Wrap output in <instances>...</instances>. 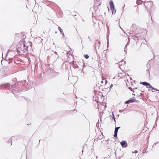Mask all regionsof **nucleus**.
Masks as SVG:
<instances>
[{"label": "nucleus", "mask_w": 159, "mask_h": 159, "mask_svg": "<svg viewBox=\"0 0 159 159\" xmlns=\"http://www.w3.org/2000/svg\"><path fill=\"white\" fill-rule=\"evenodd\" d=\"M28 47L26 46L25 43L23 41H20L16 47L17 52L19 53H26L27 52V49Z\"/></svg>", "instance_id": "obj_1"}, {"label": "nucleus", "mask_w": 159, "mask_h": 159, "mask_svg": "<svg viewBox=\"0 0 159 159\" xmlns=\"http://www.w3.org/2000/svg\"><path fill=\"white\" fill-rule=\"evenodd\" d=\"M110 7V9L112 11V15L114 14L116 11V10L115 9V6L113 3V1L111 0L109 2Z\"/></svg>", "instance_id": "obj_2"}, {"label": "nucleus", "mask_w": 159, "mask_h": 159, "mask_svg": "<svg viewBox=\"0 0 159 159\" xmlns=\"http://www.w3.org/2000/svg\"><path fill=\"white\" fill-rule=\"evenodd\" d=\"M78 77L76 76H70L68 77V80L71 81L73 83H76L78 80Z\"/></svg>", "instance_id": "obj_3"}, {"label": "nucleus", "mask_w": 159, "mask_h": 159, "mask_svg": "<svg viewBox=\"0 0 159 159\" xmlns=\"http://www.w3.org/2000/svg\"><path fill=\"white\" fill-rule=\"evenodd\" d=\"M144 5L145 7L147 8V7H151L153 5V2L152 1H150L148 2H146L144 3Z\"/></svg>", "instance_id": "obj_4"}, {"label": "nucleus", "mask_w": 159, "mask_h": 159, "mask_svg": "<svg viewBox=\"0 0 159 159\" xmlns=\"http://www.w3.org/2000/svg\"><path fill=\"white\" fill-rule=\"evenodd\" d=\"M121 145L122 148H126L127 147L128 144L125 141H122L120 143Z\"/></svg>", "instance_id": "obj_5"}, {"label": "nucleus", "mask_w": 159, "mask_h": 159, "mask_svg": "<svg viewBox=\"0 0 159 159\" xmlns=\"http://www.w3.org/2000/svg\"><path fill=\"white\" fill-rule=\"evenodd\" d=\"M125 64V60H120V61L119 62V63L117 64L119 65V67L120 68V66L124 65Z\"/></svg>", "instance_id": "obj_6"}, {"label": "nucleus", "mask_w": 159, "mask_h": 159, "mask_svg": "<svg viewBox=\"0 0 159 159\" xmlns=\"http://www.w3.org/2000/svg\"><path fill=\"white\" fill-rule=\"evenodd\" d=\"M106 27H107V47H108L109 45H108V44H109V39H108V36H109V33H108V31L109 30V27H108V24H107L106 25Z\"/></svg>", "instance_id": "obj_7"}, {"label": "nucleus", "mask_w": 159, "mask_h": 159, "mask_svg": "<svg viewBox=\"0 0 159 159\" xmlns=\"http://www.w3.org/2000/svg\"><path fill=\"white\" fill-rule=\"evenodd\" d=\"M58 29L59 30V31H60V33L63 36V37H65L64 34L63 33V31L62 29L61 28V27L59 26L58 27Z\"/></svg>", "instance_id": "obj_8"}, {"label": "nucleus", "mask_w": 159, "mask_h": 159, "mask_svg": "<svg viewBox=\"0 0 159 159\" xmlns=\"http://www.w3.org/2000/svg\"><path fill=\"white\" fill-rule=\"evenodd\" d=\"M94 1L95 5L99 4V5L98 6H99L101 5V3H100V0H94Z\"/></svg>", "instance_id": "obj_9"}, {"label": "nucleus", "mask_w": 159, "mask_h": 159, "mask_svg": "<svg viewBox=\"0 0 159 159\" xmlns=\"http://www.w3.org/2000/svg\"><path fill=\"white\" fill-rule=\"evenodd\" d=\"M102 80L101 81V83L102 84H103V83H104V84H106L107 83V81L106 80H105L104 79H103L102 78Z\"/></svg>", "instance_id": "obj_10"}, {"label": "nucleus", "mask_w": 159, "mask_h": 159, "mask_svg": "<svg viewBox=\"0 0 159 159\" xmlns=\"http://www.w3.org/2000/svg\"><path fill=\"white\" fill-rule=\"evenodd\" d=\"M118 131V130L115 128L114 134V137H117Z\"/></svg>", "instance_id": "obj_11"}, {"label": "nucleus", "mask_w": 159, "mask_h": 159, "mask_svg": "<svg viewBox=\"0 0 159 159\" xmlns=\"http://www.w3.org/2000/svg\"><path fill=\"white\" fill-rule=\"evenodd\" d=\"M140 83L143 85L146 86L147 87L148 86V85H149V84L148 83L145 82H141Z\"/></svg>", "instance_id": "obj_12"}, {"label": "nucleus", "mask_w": 159, "mask_h": 159, "mask_svg": "<svg viewBox=\"0 0 159 159\" xmlns=\"http://www.w3.org/2000/svg\"><path fill=\"white\" fill-rule=\"evenodd\" d=\"M133 39L135 41H138L139 40V38L136 35L133 36Z\"/></svg>", "instance_id": "obj_13"}, {"label": "nucleus", "mask_w": 159, "mask_h": 159, "mask_svg": "<svg viewBox=\"0 0 159 159\" xmlns=\"http://www.w3.org/2000/svg\"><path fill=\"white\" fill-rule=\"evenodd\" d=\"M129 101V102L130 103H133L135 101L134 100V99L133 98H130L129 100H128Z\"/></svg>", "instance_id": "obj_14"}, {"label": "nucleus", "mask_w": 159, "mask_h": 159, "mask_svg": "<svg viewBox=\"0 0 159 159\" xmlns=\"http://www.w3.org/2000/svg\"><path fill=\"white\" fill-rule=\"evenodd\" d=\"M84 57L86 59H88L89 57V56L88 54H84Z\"/></svg>", "instance_id": "obj_15"}, {"label": "nucleus", "mask_w": 159, "mask_h": 159, "mask_svg": "<svg viewBox=\"0 0 159 159\" xmlns=\"http://www.w3.org/2000/svg\"><path fill=\"white\" fill-rule=\"evenodd\" d=\"M5 87L6 88H8L10 87V85L8 84H7L4 85Z\"/></svg>", "instance_id": "obj_16"}, {"label": "nucleus", "mask_w": 159, "mask_h": 159, "mask_svg": "<svg viewBox=\"0 0 159 159\" xmlns=\"http://www.w3.org/2000/svg\"><path fill=\"white\" fill-rule=\"evenodd\" d=\"M127 46L128 45H126L125 46V48H124V51L125 52H127Z\"/></svg>", "instance_id": "obj_17"}, {"label": "nucleus", "mask_w": 159, "mask_h": 159, "mask_svg": "<svg viewBox=\"0 0 159 159\" xmlns=\"http://www.w3.org/2000/svg\"><path fill=\"white\" fill-rule=\"evenodd\" d=\"M140 30L144 32V33L147 32L146 30L144 29H141Z\"/></svg>", "instance_id": "obj_18"}, {"label": "nucleus", "mask_w": 159, "mask_h": 159, "mask_svg": "<svg viewBox=\"0 0 159 159\" xmlns=\"http://www.w3.org/2000/svg\"><path fill=\"white\" fill-rule=\"evenodd\" d=\"M147 88H152V87L151 85L150 84H149V85H148V86H147Z\"/></svg>", "instance_id": "obj_19"}, {"label": "nucleus", "mask_w": 159, "mask_h": 159, "mask_svg": "<svg viewBox=\"0 0 159 159\" xmlns=\"http://www.w3.org/2000/svg\"><path fill=\"white\" fill-rule=\"evenodd\" d=\"M55 54H53L52 55V57H54L55 55H56V56H57V58H58V56L57 55V53L56 52H55Z\"/></svg>", "instance_id": "obj_20"}, {"label": "nucleus", "mask_w": 159, "mask_h": 159, "mask_svg": "<svg viewBox=\"0 0 159 159\" xmlns=\"http://www.w3.org/2000/svg\"><path fill=\"white\" fill-rule=\"evenodd\" d=\"M129 43H130V40H129V39L128 40V42H127L126 45H128L129 44Z\"/></svg>", "instance_id": "obj_21"}, {"label": "nucleus", "mask_w": 159, "mask_h": 159, "mask_svg": "<svg viewBox=\"0 0 159 159\" xmlns=\"http://www.w3.org/2000/svg\"><path fill=\"white\" fill-rule=\"evenodd\" d=\"M129 100H128L127 101H126V102H125V104H129Z\"/></svg>", "instance_id": "obj_22"}, {"label": "nucleus", "mask_w": 159, "mask_h": 159, "mask_svg": "<svg viewBox=\"0 0 159 159\" xmlns=\"http://www.w3.org/2000/svg\"><path fill=\"white\" fill-rule=\"evenodd\" d=\"M3 61H6V62L7 61V60H1V63L2 64V62Z\"/></svg>", "instance_id": "obj_23"}, {"label": "nucleus", "mask_w": 159, "mask_h": 159, "mask_svg": "<svg viewBox=\"0 0 159 159\" xmlns=\"http://www.w3.org/2000/svg\"><path fill=\"white\" fill-rule=\"evenodd\" d=\"M152 89L154 90H156V91H157L158 90H157V89H156L155 88H154V87H152Z\"/></svg>", "instance_id": "obj_24"}, {"label": "nucleus", "mask_w": 159, "mask_h": 159, "mask_svg": "<svg viewBox=\"0 0 159 159\" xmlns=\"http://www.w3.org/2000/svg\"><path fill=\"white\" fill-rule=\"evenodd\" d=\"M120 128V127H116L115 128L117 130H118V129Z\"/></svg>", "instance_id": "obj_25"}, {"label": "nucleus", "mask_w": 159, "mask_h": 159, "mask_svg": "<svg viewBox=\"0 0 159 159\" xmlns=\"http://www.w3.org/2000/svg\"><path fill=\"white\" fill-rule=\"evenodd\" d=\"M120 128V127H116L115 128L117 130H118V129Z\"/></svg>", "instance_id": "obj_26"}, {"label": "nucleus", "mask_w": 159, "mask_h": 159, "mask_svg": "<svg viewBox=\"0 0 159 159\" xmlns=\"http://www.w3.org/2000/svg\"><path fill=\"white\" fill-rule=\"evenodd\" d=\"M112 115H113V118L114 119V120L115 121V116H114V115L113 114V112H112Z\"/></svg>", "instance_id": "obj_27"}, {"label": "nucleus", "mask_w": 159, "mask_h": 159, "mask_svg": "<svg viewBox=\"0 0 159 159\" xmlns=\"http://www.w3.org/2000/svg\"><path fill=\"white\" fill-rule=\"evenodd\" d=\"M135 153H137L138 152V151L137 150H135L134 152Z\"/></svg>", "instance_id": "obj_28"}, {"label": "nucleus", "mask_w": 159, "mask_h": 159, "mask_svg": "<svg viewBox=\"0 0 159 159\" xmlns=\"http://www.w3.org/2000/svg\"><path fill=\"white\" fill-rule=\"evenodd\" d=\"M113 86V85L111 84V85L110 86V88H111Z\"/></svg>", "instance_id": "obj_29"}, {"label": "nucleus", "mask_w": 159, "mask_h": 159, "mask_svg": "<svg viewBox=\"0 0 159 159\" xmlns=\"http://www.w3.org/2000/svg\"><path fill=\"white\" fill-rule=\"evenodd\" d=\"M129 89H130L131 91H132L133 92V91L132 90V89L131 88H129Z\"/></svg>", "instance_id": "obj_30"}, {"label": "nucleus", "mask_w": 159, "mask_h": 159, "mask_svg": "<svg viewBox=\"0 0 159 159\" xmlns=\"http://www.w3.org/2000/svg\"><path fill=\"white\" fill-rule=\"evenodd\" d=\"M119 111L120 112H122L123 111H122V110H119Z\"/></svg>", "instance_id": "obj_31"}, {"label": "nucleus", "mask_w": 159, "mask_h": 159, "mask_svg": "<svg viewBox=\"0 0 159 159\" xmlns=\"http://www.w3.org/2000/svg\"><path fill=\"white\" fill-rule=\"evenodd\" d=\"M97 42H98V43L99 44H100V42H99V41H97Z\"/></svg>", "instance_id": "obj_32"}, {"label": "nucleus", "mask_w": 159, "mask_h": 159, "mask_svg": "<svg viewBox=\"0 0 159 159\" xmlns=\"http://www.w3.org/2000/svg\"><path fill=\"white\" fill-rule=\"evenodd\" d=\"M3 85H3V84H2V85H0V88L1 86H3Z\"/></svg>", "instance_id": "obj_33"}, {"label": "nucleus", "mask_w": 159, "mask_h": 159, "mask_svg": "<svg viewBox=\"0 0 159 159\" xmlns=\"http://www.w3.org/2000/svg\"><path fill=\"white\" fill-rule=\"evenodd\" d=\"M8 60H12V59L11 58H9V59Z\"/></svg>", "instance_id": "obj_34"}, {"label": "nucleus", "mask_w": 159, "mask_h": 159, "mask_svg": "<svg viewBox=\"0 0 159 159\" xmlns=\"http://www.w3.org/2000/svg\"><path fill=\"white\" fill-rule=\"evenodd\" d=\"M157 143L156 142V143H154V144H157Z\"/></svg>", "instance_id": "obj_35"}, {"label": "nucleus", "mask_w": 159, "mask_h": 159, "mask_svg": "<svg viewBox=\"0 0 159 159\" xmlns=\"http://www.w3.org/2000/svg\"><path fill=\"white\" fill-rule=\"evenodd\" d=\"M2 58H3V59H4L3 57V55L2 56Z\"/></svg>", "instance_id": "obj_36"}, {"label": "nucleus", "mask_w": 159, "mask_h": 159, "mask_svg": "<svg viewBox=\"0 0 159 159\" xmlns=\"http://www.w3.org/2000/svg\"><path fill=\"white\" fill-rule=\"evenodd\" d=\"M88 38H89V39H90V38L89 37H88Z\"/></svg>", "instance_id": "obj_37"}, {"label": "nucleus", "mask_w": 159, "mask_h": 159, "mask_svg": "<svg viewBox=\"0 0 159 159\" xmlns=\"http://www.w3.org/2000/svg\"><path fill=\"white\" fill-rule=\"evenodd\" d=\"M57 58V57L56 58H55V59H56Z\"/></svg>", "instance_id": "obj_38"}, {"label": "nucleus", "mask_w": 159, "mask_h": 159, "mask_svg": "<svg viewBox=\"0 0 159 159\" xmlns=\"http://www.w3.org/2000/svg\"><path fill=\"white\" fill-rule=\"evenodd\" d=\"M73 16H76V15H74Z\"/></svg>", "instance_id": "obj_39"}, {"label": "nucleus", "mask_w": 159, "mask_h": 159, "mask_svg": "<svg viewBox=\"0 0 159 159\" xmlns=\"http://www.w3.org/2000/svg\"><path fill=\"white\" fill-rule=\"evenodd\" d=\"M137 88H135L134 89H137Z\"/></svg>", "instance_id": "obj_40"}, {"label": "nucleus", "mask_w": 159, "mask_h": 159, "mask_svg": "<svg viewBox=\"0 0 159 159\" xmlns=\"http://www.w3.org/2000/svg\"><path fill=\"white\" fill-rule=\"evenodd\" d=\"M120 28L121 29V30H123L120 27Z\"/></svg>", "instance_id": "obj_41"}, {"label": "nucleus", "mask_w": 159, "mask_h": 159, "mask_svg": "<svg viewBox=\"0 0 159 159\" xmlns=\"http://www.w3.org/2000/svg\"><path fill=\"white\" fill-rule=\"evenodd\" d=\"M57 33V32H55V33Z\"/></svg>", "instance_id": "obj_42"}, {"label": "nucleus", "mask_w": 159, "mask_h": 159, "mask_svg": "<svg viewBox=\"0 0 159 159\" xmlns=\"http://www.w3.org/2000/svg\"><path fill=\"white\" fill-rule=\"evenodd\" d=\"M74 61H73V64H74Z\"/></svg>", "instance_id": "obj_43"}, {"label": "nucleus", "mask_w": 159, "mask_h": 159, "mask_svg": "<svg viewBox=\"0 0 159 159\" xmlns=\"http://www.w3.org/2000/svg\"><path fill=\"white\" fill-rule=\"evenodd\" d=\"M80 39H81V38L80 37Z\"/></svg>", "instance_id": "obj_44"}, {"label": "nucleus", "mask_w": 159, "mask_h": 159, "mask_svg": "<svg viewBox=\"0 0 159 159\" xmlns=\"http://www.w3.org/2000/svg\"><path fill=\"white\" fill-rule=\"evenodd\" d=\"M98 157H96V158H98Z\"/></svg>", "instance_id": "obj_45"}, {"label": "nucleus", "mask_w": 159, "mask_h": 159, "mask_svg": "<svg viewBox=\"0 0 159 159\" xmlns=\"http://www.w3.org/2000/svg\"><path fill=\"white\" fill-rule=\"evenodd\" d=\"M147 9V10L148 11V9Z\"/></svg>", "instance_id": "obj_46"}, {"label": "nucleus", "mask_w": 159, "mask_h": 159, "mask_svg": "<svg viewBox=\"0 0 159 159\" xmlns=\"http://www.w3.org/2000/svg\"><path fill=\"white\" fill-rule=\"evenodd\" d=\"M81 43H82V40H81Z\"/></svg>", "instance_id": "obj_47"}, {"label": "nucleus", "mask_w": 159, "mask_h": 159, "mask_svg": "<svg viewBox=\"0 0 159 159\" xmlns=\"http://www.w3.org/2000/svg\"><path fill=\"white\" fill-rule=\"evenodd\" d=\"M150 60H153V59H151Z\"/></svg>", "instance_id": "obj_48"}, {"label": "nucleus", "mask_w": 159, "mask_h": 159, "mask_svg": "<svg viewBox=\"0 0 159 159\" xmlns=\"http://www.w3.org/2000/svg\"><path fill=\"white\" fill-rule=\"evenodd\" d=\"M3 60H6L5 59H4Z\"/></svg>", "instance_id": "obj_49"}, {"label": "nucleus", "mask_w": 159, "mask_h": 159, "mask_svg": "<svg viewBox=\"0 0 159 159\" xmlns=\"http://www.w3.org/2000/svg\"><path fill=\"white\" fill-rule=\"evenodd\" d=\"M158 91H159V90H158Z\"/></svg>", "instance_id": "obj_50"}]
</instances>
